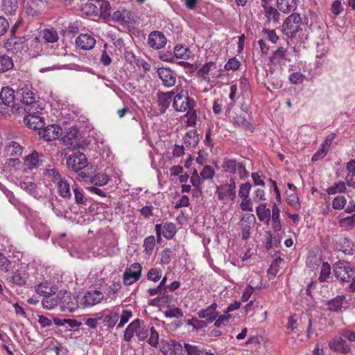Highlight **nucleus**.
<instances>
[{
    "instance_id": "obj_1",
    "label": "nucleus",
    "mask_w": 355,
    "mask_h": 355,
    "mask_svg": "<svg viewBox=\"0 0 355 355\" xmlns=\"http://www.w3.org/2000/svg\"><path fill=\"white\" fill-rule=\"evenodd\" d=\"M282 31L288 38H297L300 43L307 39V34L303 30L302 17L297 12H293L285 19L282 26Z\"/></svg>"
},
{
    "instance_id": "obj_2",
    "label": "nucleus",
    "mask_w": 355,
    "mask_h": 355,
    "mask_svg": "<svg viewBox=\"0 0 355 355\" xmlns=\"http://www.w3.org/2000/svg\"><path fill=\"white\" fill-rule=\"evenodd\" d=\"M12 35L4 43V47L7 51L11 52L15 54L20 53L24 54L27 53L28 48L26 47L27 36L19 37L15 35V28L12 27Z\"/></svg>"
},
{
    "instance_id": "obj_3",
    "label": "nucleus",
    "mask_w": 355,
    "mask_h": 355,
    "mask_svg": "<svg viewBox=\"0 0 355 355\" xmlns=\"http://www.w3.org/2000/svg\"><path fill=\"white\" fill-rule=\"evenodd\" d=\"M77 179L82 182L83 185H93L101 187L105 185L110 178L109 176L103 173H97L93 174L92 172H80L78 173Z\"/></svg>"
},
{
    "instance_id": "obj_4",
    "label": "nucleus",
    "mask_w": 355,
    "mask_h": 355,
    "mask_svg": "<svg viewBox=\"0 0 355 355\" xmlns=\"http://www.w3.org/2000/svg\"><path fill=\"white\" fill-rule=\"evenodd\" d=\"M223 170L230 174L237 173L241 180H245L249 176V173L246 170L245 164L243 162H238L234 159L224 158L222 164Z\"/></svg>"
},
{
    "instance_id": "obj_5",
    "label": "nucleus",
    "mask_w": 355,
    "mask_h": 355,
    "mask_svg": "<svg viewBox=\"0 0 355 355\" xmlns=\"http://www.w3.org/2000/svg\"><path fill=\"white\" fill-rule=\"evenodd\" d=\"M17 96L19 98L21 103L25 105L24 108L36 107L35 93L32 91L30 85L24 83H19L17 88Z\"/></svg>"
},
{
    "instance_id": "obj_6",
    "label": "nucleus",
    "mask_w": 355,
    "mask_h": 355,
    "mask_svg": "<svg viewBox=\"0 0 355 355\" xmlns=\"http://www.w3.org/2000/svg\"><path fill=\"white\" fill-rule=\"evenodd\" d=\"M236 182L233 178L225 184L216 187V195L220 201L229 200L234 202L236 199Z\"/></svg>"
},
{
    "instance_id": "obj_7",
    "label": "nucleus",
    "mask_w": 355,
    "mask_h": 355,
    "mask_svg": "<svg viewBox=\"0 0 355 355\" xmlns=\"http://www.w3.org/2000/svg\"><path fill=\"white\" fill-rule=\"evenodd\" d=\"M334 272L335 276L342 282H349L355 273L349 262L338 261L334 265Z\"/></svg>"
},
{
    "instance_id": "obj_8",
    "label": "nucleus",
    "mask_w": 355,
    "mask_h": 355,
    "mask_svg": "<svg viewBox=\"0 0 355 355\" xmlns=\"http://www.w3.org/2000/svg\"><path fill=\"white\" fill-rule=\"evenodd\" d=\"M196 105L195 101L190 98L187 92L182 90L173 97V107L178 112H186Z\"/></svg>"
},
{
    "instance_id": "obj_9",
    "label": "nucleus",
    "mask_w": 355,
    "mask_h": 355,
    "mask_svg": "<svg viewBox=\"0 0 355 355\" xmlns=\"http://www.w3.org/2000/svg\"><path fill=\"white\" fill-rule=\"evenodd\" d=\"M27 112V115L24 118V122L31 129L40 130L44 126L43 118L37 114V107L24 108Z\"/></svg>"
},
{
    "instance_id": "obj_10",
    "label": "nucleus",
    "mask_w": 355,
    "mask_h": 355,
    "mask_svg": "<svg viewBox=\"0 0 355 355\" xmlns=\"http://www.w3.org/2000/svg\"><path fill=\"white\" fill-rule=\"evenodd\" d=\"M66 163L67 167L76 172L77 174L80 172H83L82 170L88 165L85 155L80 152H76L69 156Z\"/></svg>"
},
{
    "instance_id": "obj_11",
    "label": "nucleus",
    "mask_w": 355,
    "mask_h": 355,
    "mask_svg": "<svg viewBox=\"0 0 355 355\" xmlns=\"http://www.w3.org/2000/svg\"><path fill=\"white\" fill-rule=\"evenodd\" d=\"M59 302L62 311L72 313L78 306L76 299L71 295L70 292L65 290L59 291Z\"/></svg>"
},
{
    "instance_id": "obj_12",
    "label": "nucleus",
    "mask_w": 355,
    "mask_h": 355,
    "mask_svg": "<svg viewBox=\"0 0 355 355\" xmlns=\"http://www.w3.org/2000/svg\"><path fill=\"white\" fill-rule=\"evenodd\" d=\"M142 268L140 263H134L130 268H127L123 275V284L126 286H130L137 282L141 275Z\"/></svg>"
},
{
    "instance_id": "obj_13",
    "label": "nucleus",
    "mask_w": 355,
    "mask_h": 355,
    "mask_svg": "<svg viewBox=\"0 0 355 355\" xmlns=\"http://www.w3.org/2000/svg\"><path fill=\"white\" fill-rule=\"evenodd\" d=\"M329 349L336 353L342 354H349L352 351L351 345H349L341 336H335L329 341Z\"/></svg>"
},
{
    "instance_id": "obj_14",
    "label": "nucleus",
    "mask_w": 355,
    "mask_h": 355,
    "mask_svg": "<svg viewBox=\"0 0 355 355\" xmlns=\"http://www.w3.org/2000/svg\"><path fill=\"white\" fill-rule=\"evenodd\" d=\"M167 42V39L164 33L158 31H154L149 33L148 37V45L155 50L163 49Z\"/></svg>"
},
{
    "instance_id": "obj_15",
    "label": "nucleus",
    "mask_w": 355,
    "mask_h": 355,
    "mask_svg": "<svg viewBox=\"0 0 355 355\" xmlns=\"http://www.w3.org/2000/svg\"><path fill=\"white\" fill-rule=\"evenodd\" d=\"M157 74L161 79L163 85L171 87L175 85L176 82L175 73L169 68L160 67L157 69Z\"/></svg>"
},
{
    "instance_id": "obj_16",
    "label": "nucleus",
    "mask_w": 355,
    "mask_h": 355,
    "mask_svg": "<svg viewBox=\"0 0 355 355\" xmlns=\"http://www.w3.org/2000/svg\"><path fill=\"white\" fill-rule=\"evenodd\" d=\"M46 8V0H28L26 6L28 15L37 16L42 13Z\"/></svg>"
},
{
    "instance_id": "obj_17",
    "label": "nucleus",
    "mask_w": 355,
    "mask_h": 355,
    "mask_svg": "<svg viewBox=\"0 0 355 355\" xmlns=\"http://www.w3.org/2000/svg\"><path fill=\"white\" fill-rule=\"evenodd\" d=\"M26 47L28 48L27 53L31 57H37L43 51L42 42L40 38L35 37L27 36Z\"/></svg>"
},
{
    "instance_id": "obj_18",
    "label": "nucleus",
    "mask_w": 355,
    "mask_h": 355,
    "mask_svg": "<svg viewBox=\"0 0 355 355\" xmlns=\"http://www.w3.org/2000/svg\"><path fill=\"white\" fill-rule=\"evenodd\" d=\"M104 297L102 292L97 290L87 291L82 299V304L85 306H92L100 303Z\"/></svg>"
},
{
    "instance_id": "obj_19",
    "label": "nucleus",
    "mask_w": 355,
    "mask_h": 355,
    "mask_svg": "<svg viewBox=\"0 0 355 355\" xmlns=\"http://www.w3.org/2000/svg\"><path fill=\"white\" fill-rule=\"evenodd\" d=\"M39 135L46 141H53L61 135V128L58 125H50L39 130Z\"/></svg>"
},
{
    "instance_id": "obj_20",
    "label": "nucleus",
    "mask_w": 355,
    "mask_h": 355,
    "mask_svg": "<svg viewBox=\"0 0 355 355\" xmlns=\"http://www.w3.org/2000/svg\"><path fill=\"white\" fill-rule=\"evenodd\" d=\"M112 19L121 25L132 24L135 22V14L126 9L116 10L112 14Z\"/></svg>"
},
{
    "instance_id": "obj_21",
    "label": "nucleus",
    "mask_w": 355,
    "mask_h": 355,
    "mask_svg": "<svg viewBox=\"0 0 355 355\" xmlns=\"http://www.w3.org/2000/svg\"><path fill=\"white\" fill-rule=\"evenodd\" d=\"M270 61L274 65L280 66L285 64L286 62H290L291 59L288 58V49L282 46L279 47L272 53Z\"/></svg>"
},
{
    "instance_id": "obj_22",
    "label": "nucleus",
    "mask_w": 355,
    "mask_h": 355,
    "mask_svg": "<svg viewBox=\"0 0 355 355\" xmlns=\"http://www.w3.org/2000/svg\"><path fill=\"white\" fill-rule=\"evenodd\" d=\"M76 44L83 50H90L94 47L96 40L91 34L81 33L76 38Z\"/></svg>"
},
{
    "instance_id": "obj_23",
    "label": "nucleus",
    "mask_w": 355,
    "mask_h": 355,
    "mask_svg": "<svg viewBox=\"0 0 355 355\" xmlns=\"http://www.w3.org/2000/svg\"><path fill=\"white\" fill-rule=\"evenodd\" d=\"M174 91L157 93V103L161 114L165 113L166 110L169 107L172 98L175 94Z\"/></svg>"
},
{
    "instance_id": "obj_24",
    "label": "nucleus",
    "mask_w": 355,
    "mask_h": 355,
    "mask_svg": "<svg viewBox=\"0 0 355 355\" xmlns=\"http://www.w3.org/2000/svg\"><path fill=\"white\" fill-rule=\"evenodd\" d=\"M34 289L35 293L45 297L54 295L58 291L56 286L51 285L49 282H43L37 284L35 286Z\"/></svg>"
},
{
    "instance_id": "obj_25",
    "label": "nucleus",
    "mask_w": 355,
    "mask_h": 355,
    "mask_svg": "<svg viewBox=\"0 0 355 355\" xmlns=\"http://www.w3.org/2000/svg\"><path fill=\"white\" fill-rule=\"evenodd\" d=\"M216 308V303H213L207 309L199 311L198 313V317L200 318H206L207 322H212L218 315Z\"/></svg>"
},
{
    "instance_id": "obj_26",
    "label": "nucleus",
    "mask_w": 355,
    "mask_h": 355,
    "mask_svg": "<svg viewBox=\"0 0 355 355\" xmlns=\"http://www.w3.org/2000/svg\"><path fill=\"white\" fill-rule=\"evenodd\" d=\"M42 157H43L42 155L39 154L36 151H33L31 154L26 156L24 159V164L29 169L37 168L41 164L42 159L40 158Z\"/></svg>"
},
{
    "instance_id": "obj_27",
    "label": "nucleus",
    "mask_w": 355,
    "mask_h": 355,
    "mask_svg": "<svg viewBox=\"0 0 355 355\" xmlns=\"http://www.w3.org/2000/svg\"><path fill=\"white\" fill-rule=\"evenodd\" d=\"M199 141V135L196 130H191L187 132L184 137V145L188 148L196 147Z\"/></svg>"
},
{
    "instance_id": "obj_28",
    "label": "nucleus",
    "mask_w": 355,
    "mask_h": 355,
    "mask_svg": "<svg viewBox=\"0 0 355 355\" xmlns=\"http://www.w3.org/2000/svg\"><path fill=\"white\" fill-rule=\"evenodd\" d=\"M336 249L343 252L345 254H353L354 245L349 239L344 238L336 243Z\"/></svg>"
},
{
    "instance_id": "obj_29",
    "label": "nucleus",
    "mask_w": 355,
    "mask_h": 355,
    "mask_svg": "<svg viewBox=\"0 0 355 355\" xmlns=\"http://www.w3.org/2000/svg\"><path fill=\"white\" fill-rule=\"evenodd\" d=\"M1 102L8 103L13 106L15 100V90L8 87H3L0 92Z\"/></svg>"
},
{
    "instance_id": "obj_30",
    "label": "nucleus",
    "mask_w": 355,
    "mask_h": 355,
    "mask_svg": "<svg viewBox=\"0 0 355 355\" xmlns=\"http://www.w3.org/2000/svg\"><path fill=\"white\" fill-rule=\"evenodd\" d=\"M23 148L17 141H12L6 146V154L10 157L20 156L22 154Z\"/></svg>"
},
{
    "instance_id": "obj_31",
    "label": "nucleus",
    "mask_w": 355,
    "mask_h": 355,
    "mask_svg": "<svg viewBox=\"0 0 355 355\" xmlns=\"http://www.w3.org/2000/svg\"><path fill=\"white\" fill-rule=\"evenodd\" d=\"M14 67V62L12 57L6 54L0 55V73L7 72Z\"/></svg>"
},
{
    "instance_id": "obj_32",
    "label": "nucleus",
    "mask_w": 355,
    "mask_h": 355,
    "mask_svg": "<svg viewBox=\"0 0 355 355\" xmlns=\"http://www.w3.org/2000/svg\"><path fill=\"white\" fill-rule=\"evenodd\" d=\"M278 9L284 13L290 12L296 8L295 0H277Z\"/></svg>"
},
{
    "instance_id": "obj_33",
    "label": "nucleus",
    "mask_w": 355,
    "mask_h": 355,
    "mask_svg": "<svg viewBox=\"0 0 355 355\" xmlns=\"http://www.w3.org/2000/svg\"><path fill=\"white\" fill-rule=\"evenodd\" d=\"M272 226L273 230L277 232L281 230L282 225L279 219V209L276 203H274L272 207Z\"/></svg>"
},
{
    "instance_id": "obj_34",
    "label": "nucleus",
    "mask_w": 355,
    "mask_h": 355,
    "mask_svg": "<svg viewBox=\"0 0 355 355\" xmlns=\"http://www.w3.org/2000/svg\"><path fill=\"white\" fill-rule=\"evenodd\" d=\"M256 213L261 221L268 222L270 220V209L266 207V203L260 204L256 208Z\"/></svg>"
},
{
    "instance_id": "obj_35",
    "label": "nucleus",
    "mask_w": 355,
    "mask_h": 355,
    "mask_svg": "<svg viewBox=\"0 0 355 355\" xmlns=\"http://www.w3.org/2000/svg\"><path fill=\"white\" fill-rule=\"evenodd\" d=\"M162 232L164 237L168 240L171 239L176 234V225L173 223H166L162 225Z\"/></svg>"
},
{
    "instance_id": "obj_36",
    "label": "nucleus",
    "mask_w": 355,
    "mask_h": 355,
    "mask_svg": "<svg viewBox=\"0 0 355 355\" xmlns=\"http://www.w3.org/2000/svg\"><path fill=\"white\" fill-rule=\"evenodd\" d=\"M140 327V320L137 319L130 323L124 331V340L130 341L133 337L135 332Z\"/></svg>"
},
{
    "instance_id": "obj_37",
    "label": "nucleus",
    "mask_w": 355,
    "mask_h": 355,
    "mask_svg": "<svg viewBox=\"0 0 355 355\" xmlns=\"http://www.w3.org/2000/svg\"><path fill=\"white\" fill-rule=\"evenodd\" d=\"M265 10V16L267 20L270 21H272L274 23H279L280 19V13L279 11L272 6H263Z\"/></svg>"
},
{
    "instance_id": "obj_38",
    "label": "nucleus",
    "mask_w": 355,
    "mask_h": 355,
    "mask_svg": "<svg viewBox=\"0 0 355 355\" xmlns=\"http://www.w3.org/2000/svg\"><path fill=\"white\" fill-rule=\"evenodd\" d=\"M345 300V297L344 295H338L334 297L327 302V305L328 306V309L331 311H338L343 307V304Z\"/></svg>"
},
{
    "instance_id": "obj_39",
    "label": "nucleus",
    "mask_w": 355,
    "mask_h": 355,
    "mask_svg": "<svg viewBox=\"0 0 355 355\" xmlns=\"http://www.w3.org/2000/svg\"><path fill=\"white\" fill-rule=\"evenodd\" d=\"M216 69V64L214 62H206L205 64L202 65L201 68H200L198 71L197 74L199 77L202 78L205 80H209V73L212 69Z\"/></svg>"
},
{
    "instance_id": "obj_40",
    "label": "nucleus",
    "mask_w": 355,
    "mask_h": 355,
    "mask_svg": "<svg viewBox=\"0 0 355 355\" xmlns=\"http://www.w3.org/2000/svg\"><path fill=\"white\" fill-rule=\"evenodd\" d=\"M28 274L24 270H17L11 277L12 283L17 286H23L26 284Z\"/></svg>"
},
{
    "instance_id": "obj_41",
    "label": "nucleus",
    "mask_w": 355,
    "mask_h": 355,
    "mask_svg": "<svg viewBox=\"0 0 355 355\" xmlns=\"http://www.w3.org/2000/svg\"><path fill=\"white\" fill-rule=\"evenodd\" d=\"M58 192L60 195L64 198L71 197L70 186L64 179H60L58 183Z\"/></svg>"
},
{
    "instance_id": "obj_42",
    "label": "nucleus",
    "mask_w": 355,
    "mask_h": 355,
    "mask_svg": "<svg viewBox=\"0 0 355 355\" xmlns=\"http://www.w3.org/2000/svg\"><path fill=\"white\" fill-rule=\"evenodd\" d=\"M18 0H3L2 9L6 13L14 14L18 8Z\"/></svg>"
},
{
    "instance_id": "obj_43",
    "label": "nucleus",
    "mask_w": 355,
    "mask_h": 355,
    "mask_svg": "<svg viewBox=\"0 0 355 355\" xmlns=\"http://www.w3.org/2000/svg\"><path fill=\"white\" fill-rule=\"evenodd\" d=\"M40 33L46 42L53 43L58 40V35L53 28H45Z\"/></svg>"
},
{
    "instance_id": "obj_44",
    "label": "nucleus",
    "mask_w": 355,
    "mask_h": 355,
    "mask_svg": "<svg viewBox=\"0 0 355 355\" xmlns=\"http://www.w3.org/2000/svg\"><path fill=\"white\" fill-rule=\"evenodd\" d=\"M190 51L188 48L181 44H178L174 47L173 54L177 58L187 59L189 58Z\"/></svg>"
},
{
    "instance_id": "obj_45",
    "label": "nucleus",
    "mask_w": 355,
    "mask_h": 355,
    "mask_svg": "<svg viewBox=\"0 0 355 355\" xmlns=\"http://www.w3.org/2000/svg\"><path fill=\"white\" fill-rule=\"evenodd\" d=\"M42 304L44 309L51 310L60 305L59 302V293L57 296L53 298H49V297H44L42 301Z\"/></svg>"
},
{
    "instance_id": "obj_46",
    "label": "nucleus",
    "mask_w": 355,
    "mask_h": 355,
    "mask_svg": "<svg viewBox=\"0 0 355 355\" xmlns=\"http://www.w3.org/2000/svg\"><path fill=\"white\" fill-rule=\"evenodd\" d=\"M155 245V238L154 236H149L146 237L143 243V248H144V252L150 255L153 251Z\"/></svg>"
},
{
    "instance_id": "obj_47",
    "label": "nucleus",
    "mask_w": 355,
    "mask_h": 355,
    "mask_svg": "<svg viewBox=\"0 0 355 355\" xmlns=\"http://www.w3.org/2000/svg\"><path fill=\"white\" fill-rule=\"evenodd\" d=\"M346 190V184L344 182H339L334 184L327 189L329 195H334L337 193H344Z\"/></svg>"
},
{
    "instance_id": "obj_48",
    "label": "nucleus",
    "mask_w": 355,
    "mask_h": 355,
    "mask_svg": "<svg viewBox=\"0 0 355 355\" xmlns=\"http://www.w3.org/2000/svg\"><path fill=\"white\" fill-rule=\"evenodd\" d=\"M184 347L188 355H200L204 353V349H200L198 346L184 343Z\"/></svg>"
},
{
    "instance_id": "obj_49",
    "label": "nucleus",
    "mask_w": 355,
    "mask_h": 355,
    "mask_svg": "<svg viewBox=\"0 0 355 355\" xmlns=\"http://www.w3.org/2000/svg\"><path fill=\"white\" fill-rule=\"evenodd\" d=\"M233 121L239 127H241L244 129H250V123L243 116L236 115L235 117L233 118Z\"/></svg>"
},
{
    "instance_id": "obj_50",
    "label": "nucleus",
    "mask_w": 355,
    "mask_h": 355,
    "mask_svg": "<svg viewBox=\"0 0 355 355\" xmlns=\"http://www.w3.org/2000/svg\"><path fill=\"white\" fill-rule=\"evenodd\" d=\"M150 338L148 343L153 347H157L159 343V334L152 325L149 327Z\"/></svg>"
},
{
    "instance_id": "obj_51",
    "label": "nucleus",
    "mask_w": 355,
    "mask_h": 355,
    "mask_svg": "<svg viewBox=\"0 0 355 355\" xmlns=\"http://www.w3.org/2000/svg\"><path fill=\"white\" fill-rule=\"evenodd\" d=\"M162 271L159 268H153L147 273V279L153 282H157L162 277Z\"/></svg>"
},
{
    "instance_id": "obj_52",
    "label": "nucleus",
    "mask_w": 355,
    "mask_h": 355,
    "mask_svg": "<svg viewBox=\"0 0 355 355\" xmlns=\"http://www.w3.org/2000/svg\"><path fill=\"white\" fill-rule=\"evenodd\" d=\"M186 114V117L187 119V125L191 127H194L196 124V119H197V113L193 108H189L187 110Z\"/></svg>"
},
{
    "instance_id": "obj_53",
    "label": "nucleus",
    "mask_w": 355,
    "mask_h": 355,
    "mask_svg": "<svg viewBox=\"0 0 355 355\" xmlns=\"http://www.w3.org/2000/svg\"><path fill=\"white\" fill-rule=\"evenodd\" d=\"M347 203V199L344 196H336L332 202V207L334 209H343Z\"/></svg>"
},
{
    "instance_id": "obj_54",
    "label": "nucleus",
    "mask_w": 355,
    "mask_h": 355,
    "mask_svg": "<svg viewBox=\"0 0 355 355\" xmlns=\"http://www.w3.org/2000/svg\"><path fill=\"white\" fill-rule=\"evenodd\" d=\"M252 188V185L250 182L243 183L239 187V196L241 198H249L250 191Z\"/></svg>"
},
{
    "instance_id": "obj_55",
    "label": "nucleus",
    "mask_w": 355,
    "mask_h": 355,
    "mask_svg": "<svg viewBox=\"0 0 355 355\" xmlns=\"http://www.w3.org/2000/svg\"><path fill=\"white\" fill-rule=\"evenodd\" d=\"M148 293L151 296H153L155 295H159L158 297L154 299L153 301H155L158 299H162L164 297H166L168 299L169 297L168 295H166V293L164 291H163V289H162L159 286H157L156 288H149L148 290Z\"/></svg>"
},
{
    "instance_id": "obj_56",
    "label": "nucleus",
    "mask_w": 355,
    "mask_h": 355,
    "mask_svg": "<svg viewBox=\"0 0 355 355\" xmlns=\"http://www.w3.org/2000/svg\"><path fill=\"white\" fill-rule=\"evenodd\" d=\"M331 271L330 266L328 263L324 262L321 267L320 275L319 277V280L320 282L327 281V278L329 277Z\"/></svg>"
},
{
    "instance_id": "obj_57",
    "label": "nucleus",
    "mask_w": 355,
    "mask_h": 355,
    "mask_svg": "<svg viewBox=\"0 0 355 355\" xmlns=\"http://www.w3.org/2000/svg\"><path fill=\"white\" fill-rule=\"evenodd\" d=\"M173 252L170 248H165L161 252V260L160 262L162 265H168L171 261Z\"/></svg>"
},
{
    "instance_id": "obj_58",
    "label": "nucleus",
    "mask_w": 355,
    "mask_h": 355,
    "mask_svg": "<svg viewBox=\"0 0 355 355\" xmlns=\"http://www.w3.org/2000/svg\"><path fill=\"white\" fill-rule=\"evenodd\" d=\"M101 12L104 17L111 15V5L109 1L106 0H101L99 1Z\"/></svg>"
},
{
    "instance_id": "obj_59",
    "label": "nucleus",
    "mask_w": 355,
    "mask_h": 355,
    "mask_svg": "<svg viewBox=\"0 0 355 355\" xmlns=\"http://www.w3.org/2000/svg\"><path fill=\"white\" fill-rule=\"evenodd\" d=\"M12 268L11 262L3 254L0 253V270L8 272Z\"/></svg>"
},
{
    "instance_id": "obj_60",
    "label": "nucleus",
    "mask_w": 355,
    "mask_h": 355,
    "mask_svg": "<svg viewBox=\"0 0 355 355\" xmlns=\"http://www.w3.org/2000/svg\"><path fill=\"white\" fill-rule=\"evenodd\" d=\"M215 175V171L214 168L209 165H206L203 167V169L200 172L201 177L206 180V179H211Z\"/></svg>"
},
{
    "instance_id": "obj_61",
    "label": "nucleus",
    "mask_w": 355,
    "mask_h": 355,
    "mask_svg": "<svg viewBox=\"0 0 355 355\" xmlns=\"http://www.w3.org/2000/svg\"><path fill=\"white\" fill-rule=\"evenodd\" d=\"M305 78V76L301 72L292 73L289 76V80L292 84L297 85L302 83Z\"/></svg>"
},
{
    "instance_id": "obj_62",
    "label": "nucleus",
    "mask_w": 355,
    "mask_h": 355,
    "mask_svg": "<svg viewBox=\"0 0 355 355\" xmlns=\"http://www.w3.org/2000/svg\"><path fill=\"white\" fill-rule=\"evenodd\" d=\"M286 202L289 205L292 206L296 210L299 209L301 207L299 198L294 193L288 196Z\"/></svg>"
},
{
    "instance_id": "obj_63",
    "label": "nucleus",
    "mask_w": 355,
    "mask_h": 355,
    "mask_svg": "<svg viewBox=\"0 0 355 355\" xmlns=\"http://www.w3.org/2000/svg\"><path fill=\"white\" fill-rule=\"evenodd\" d=\"M165 315L167 318H182L183 316V311L181 309L177 307L173 309H170L165 312Z\"/></svg>"
},
{
    "instance_id": "obj_64",
    "label": "nucleus",
    "mask_w": 355,
    "mask_h": 355,
    "mask_svg": "<svg viewBox=\"0 0 355 355\" xmlns=\"http://www.w3.org/2000/svg\"><path fill=\"white\" fill-rule=\"evenodd\" d=\"M159 58L162 61L173 62L175 60L174 54L170 51H161L159 52Z\"/></svg>"
}]
</instances>
